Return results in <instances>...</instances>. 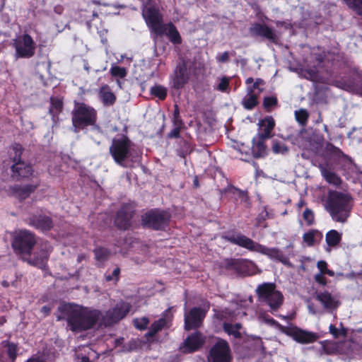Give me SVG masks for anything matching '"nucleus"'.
Returning <instances> with one entry per match:
<instances>
[{
    "instance_id": "obj_1",
    "label": "nucleus",
    "mask_w": 362,
    "mask_h": 362,
    "mask_svg": "<svg viewBox=\"0 0 362 362\" xmlns=\"http://www.w3.org/2000/svg\"><path fill=\"white\" fill-rule=\"evenodd\" d=\"M59 310L62 315L58 316L57 320L66 319L74 332L89 329L97 322L100 324L101 312L98 310L74 304L63 305L59 307Z\"/></svg>"
},
{
    "instance_id": "obj_2",
    "label": "nucleus",
    "mask_w": 362,
    "mask_h": 362,
    "mask_svg": "<svg viewBox=\"0 0 362 362\" xmlns=\"http://www.w3.org/2000/svg\"><path fill=\"white\" fill-rule=\"evenodd\" d=\"M142 16L147 25L152 31L157 35H166L170 42L174 44H180L181 37L173 23L163 24L162 16L155 8L146 5L142 10Z\"/></svg>"
},
{
    "instance_id": "obj_3",
    "label": "nucleus",
    "mask_w": 362,
    "mask_h": 362,
    "mask_svg": "<svg viewBox=\"0 0 362 362\" xmlns=\"http://www.w3.org/2000/svg\"><path fill=\"white\" fill-rule=\"evenodd\" d=\"M352 207V199L349 194L338 191L329 192L325 208L334 221L345 223Z\"/></svg>"
},
{
    "instance_id": "obj_4",
    "label": "nucleus",
    "mask_w": 362,
    "mask_h": 362,
    "mask_svg": "<svg viewBox=\"0 0 362 362\" xmlns=\"http://www.w3.org/2000/svg\"><path fill=\"white\" fill-rule=\"evenodd\" d=\"M226 239L231 243L255 251L268 256L270 259L281 262L284 265L291 267L292 264L289 259L278 248L267 247L254 242L252 239L241 234L227 236Z\"/></svg>"
},
{
    "instance_id": "obj_5",
    "label": "nucleus",
    "mask_w": 362,
    "mask_h": 362,
    "mask_svg": "<svg viewBox=\"0 0 362 362\" xmlns=\"http://www.w3.org/2000/svg\"><path fill=\"white\" fill-rule=\"evenodd\" d=\"M256 292L261 301L267 303L272 312L277 310L284 302V296L280 291L276 290L274 284L264 283L259 285Z\"/></svg>"
},
{
    "instance_id": "obj_6",
    "label": "nucleus",
    "mask_w": 362,
    "mask_h": 362,
    "mask_svg": "<svg viewBox=\"0 0 362 362\" xmlns=\"http://www.w3.org/2000/svg\"><path fill=\"white\" fill-rule=\"evenodd\" d=\"M23 148L20 144H16L12 147L11 157L13 164L11 166L12 177L14 179L28 177L32 175V166L25 162L23 158Z\"/></svg>"
},
{
    "instance_id": "obj_7",
    "label": "nucleus",
    "mask_w": 362,
    "mask_h": 362,
    "mask_svg": "<svg viewBox=\"0 0 362 362\" xmlns=\"http://www.w3.org/2000/svg\"><path fill=\"white\" fill-rule=\"evenodd\" d=\"M35 244V236L29 230H20L13 234L12 247L16 254L30 255Z\"/></svg>"
},
{
    "instance_id": "obj_8",
    "label": "nucleus",
    "mask_w": 362,
    "mask_h": 362,
    "mask_svg": "<svg viewBox=\"0 0 362 362\" xmlns=\"http://www.w3.org/2000/svg\"><path fill=\"white\" fill-rule=\"evenodd\" d=\"M12 46L15 48V57L30 58L35 52L36 45L33 38L28 34L17 36L13 40Z\"/></svg>"
},
{
    "instance_id": "obj_9",
    "label": "nucleus",
    "mask_w": 362,
    "mask_h": 362,
    "mask_svg": "<svg viewBox=\"0 0 362 362\" xmlns=\"http://www.w3.org/2000/svg\"><path fill=\"white\" fill-rule=\"evenodd\" d=\"M129 310V303L123 301L118 302L114 308L106 311L105 315L101 313L100 326L107 327L118 322L127 315Z\"/></svg>"
},
{
    "instance_id": "obj_10",
    "label": "nucleus",
    "mask_w": 362,
    "mask_h": 362,
    "mask_svg": "<svg viewBox=\"0 0 362 362\" xmlns=\"http://www.w3.org/2000/svg\"><path fill=\"white\" fill-rule=\"evenodd\" d=\"M95 110L85 104H79L73 112L72 122L75 128L93 124L95 122Z\"/></svg>"
},
{
    "instance_id": "obj_11",
    "label": "nucleus",
    "mask_w": 362,
    "mask_h": 362,
    "mask_svg": "<svg viewBox=\"0 0 362 362\" xmlns=\"http://www.w3.org/2000/svg\"><path fill=\"white\" fill-rule=\"evenodd\" d=\"M131 141L124 136L112 140V145L110 147V152L116 163L123 165V162L129 155Z\"/></svg>"
},
{
    "instance_id": "obj_12",
    "label": "nucleus",
    "mask_w": 362,
    "mask_h": 362,
    "mask_svg": "<svg viewBox=\"0 0 362 362\" xmlns=\"http://www.w3.org/2000/svg\"><path fill=\"white\" fill-rule=\"evenodd\" d=\"M170 221V215L158 210L150 211L142 216V223L146 227L155 230L165 229Z\"/></svg>"
},
{
    "instance_id": "obj_13",
    "label": "nucleus",
    "mask_w": 362,
    "mask_h": 362,
    "mask_svg": "<svg viewBox=\"0 0 362 362\" xmlns=\"http://www.w3.org/2000/svg\"><path fill=\"white\" fill-rule=\"evenodd\" d=\"M190 62L182 60L180 62L171 77L172 86L175 89H180L187 83L190 76Z\"/></svg>"
},
{
    "instance_id": "obj_14",
    "label": "nucleus",
    "mask_w": 362,
    "mask_h": 362,
    "mask_svg": "<svg viewBox=\"0 0 362 362\" xmlns=\"http://www.w3.org/2000/svg\"><path fill=\"white\" fill-rule=\"evenodd\" d=\"M334 84L346 91L362 93V72L356 71L349 79L336 80Z\"/></svg>"
},
{
    "instance_id": "obj_15",
    "label": "nucleus",
    "mask_w": 362,
    "mask_h": 362,
    "mask_svg": "<svg viewBox=\"0 0 362 362\" xmlns=\"http://www.w3.org/2000/svg\"><path fill=\"white\" fill-rule=\"evenodd\" d=\"M230 348L224 340L218 341L210 351L209 362H230Z\"/></svg>"
},
{
    "instance_id": "obj_16",
    "label": "nucleus",
    "mask_w": 362,
    "mask_h": 362,
    "mask_svg": "<svg viewBox=\"0 0 362 362\" xmlns=\"http://www.w3.org/2000/svg\"><path fill=\"white\" fill-rule=\"evenodd\" d=\"M206 315V310L201 308H193L185 314V329L190 330L201 326Z\"/></svg>"
},
{
    "instance_id": "obj_17",
    "label": "nucleus",
    "mask_w": 362,
    "mask_h": 362,
    "mask_svg": "<svg viewBox=\"0 0 362 362\" xmlns=\"http://www.w3.org/2000/svg\"><path fill=\"white\" fill-rule=\"evenodd\" d=\"M133 213V209L130 205H123L117 213L115 221V225L120 229H127L130 226Z\"/></svg>"
},
{
    "instance_id": "obj_18",
    "label": "nucleus",
    "mask_w": 362,
    "mask_h": 362,
    "mask_svg": "<svg viewBox=\"0 0 362 362\" xmlns=\"http://www.w3.org/2000/svg\"><path fill=\"white\" fill-rule=\"evenodd\" d=\"M52 250V246L47 243H45L35 257L33 259L28 258L26 261L30 265L44 269L46 267L47 261Z\"/></svg>"
},
{
    "instance_id": "obj_19",
    "label": "nucleus",
    "mask_w": 362,
    "mask_h": 362,
    "mask_svg": "<svg viewBox=\"0 0 362 362\" xmlns=\"http://www.w3.org/2000/svg\"><path fill=\"white\" fill-rule=\"evenodd\" d=\"M204 343V338L200 332H194L189 335L183 342L180 349L183 353H192L196 351Z\"/></svg>"
},
{
    "instance_id": "obj_20",
    "label": "nucleus",
    "mask_w": 362,
    "mask_h": 362,
    "mask_svg": "<svg viewBox=\"0 0 362 362\" xmlns=\"http://www.w3.org/2000/svg\"><path fill=\"white\" fill-rule=\"evenodd\" d=\"M291 335L295 341L300 344L313 343L318 339V335L316 333L298 328L293 329Z\"/></svg>"
},
{
    "instance_id": "obj_21",
    "label": "nucleus",
    "mask_w": 362,
    "mask_h": 362,
    "mask_svg": "<svg viewBox=\"0 0 362 362\" xmlns=\"http://www.w3.org/2000/svg\"><path fill=\"white\" fill-rule=\"evenodd\" d=\"M316 299L322 303L325 309L329 312L337 309L340 304L335 297L327 291L317 293Z\"/></svg>"
},
{
    "instance_id": "obj_22",
    "label": "nucleus",
    "mask_w": 362,
    "mask_h": 362,
    "mask_svg": "<svg viewBox=\"0 0 362 362\" xmlns=\"http://www.w3.org/2000/svg\"><path fill=\"white\" fill-rule=\"evenodd\" d=\"M251 35L264 37L269 40L275 41L276 35L272 29L264 24L255 23L250 28Z\"/></svg>"
},
{
    "instance_id": "obj_23",
    "label": "nucleus",
    "mask_w": 362,
    "mask_h": 362,
    "mask_svg": "<svg viewBox=\"0 0 362 362\" xmlns=\"http://www.w3.org/2000/svg\"><path fill=\"white\" fill-rule=\"evenodd\" d=\"M29 224L37 229L47 230L52 228V221L47 216H33L29 218Z\"/></svg>"
},
{
    "instance_id": "obj_24",
    "label": "nucleus",
    "mask_w": 362,
    "mask_h": 362,
    "mask_svg": "<svg viewBox=\"0 0 362 362\" xmlns=\"http://www.w3.org/2000/svg\"><path fill=\"white\" fill-rule=\"evenodd\" d=\"M261 132H259V139L265 140L272 136L271 132L274 127L275 122L272 117H267L259 122Z\"/></svg>"
},
{
    "instance_id": "obj_25",
    "label": "nucleus",
    "mask_w": 362,
    "mask_h": 362,
    "mask_svg": "<svg viewBox=\"0 0 362 362\" xmlns=\"http://www.w3.org/2000/svg\"><path fill=\"white\" fill-rule=\"evenodd\" d=\"M37 186L33 185H27L25 186L15 185L11 188L12 194L19 199L23 200L28 197L33 192Z\"/></svg>"
},
{
    "instance_id": "obj_26",
    "label": "nucleus",
    "mask_w": 362,
    "mask_h": 362,
    "mask_svg": "<svg viewBox=\"0 0 362 362\" xmlns=\"http://www.w3.org/2000/svg\"><path fill=\"white\" fill-rule=\"evenodd\" d=\"M98 96L105 106L113 105L116 101L115 95L107 85H104L99 89Z\"/></svg>"
},
{
    "instance_id": "obj_27",
    "label": "nucleus",
    "mask_w": 362,
    "mask_h": 362,
    "mask_svg": "<svg viewBox=\"0 0 362 362\" xmlns=\"http://www.w3.org/2000/svg\"><path fill=\"white\" fill-rule=\"evenodd\" d=\"M322 175L330 184L334 185H339L341 184L340 177L333 171L327 168V165H320L319 166Z\"/></svg>"
},
{
    "instance_id": "obj_28",
    "label": "nucleus",
    "mask_w": 362,
    "mask_h": 362,
    "mask_svg": "<svg viewBox=\"0 0 362 362\" xmlns=\"http://www.w3.org/2000/svg\"><path fill=\"white\" fill-rule=\"evenodd\" d=\"M247 95L243 100V106L247 110H252L257 105V96L260 93V90L257 93H253L252 88H247Z\"/></svg>"
},
{
    "instance_id": "obj_29",
    "label": "nucleus",
    "mask_w": 362,
    "mask_h": 362,
    "mask_svg": "<svg viewBox=\"0 0 362 362\" xmlns=\"http://www.w3.org/2000/svg\"><path fill=\"white\" fill-rule=\"evenodd\" d=\"M341 239V233L336 230H331L326 234V242L329 247L337 245Z\"/></svg>"
},
{
    "instance_id": "obj_30",
    "label": "nucleus",
    "mask_w": 362,
    "mask_h": 362,
    "mask_svg": "<svg viewBox=\"0 0 362 362\" xmlns=\"http://www.w3.org/2000/svg\"><path fill=\"white\" fill-rule=\"evenodd\" d=\"M63 103L59 98H51V106L49 109V112L52 115L53 118L58 115L62 110Z\"/></svg>"
},
{
    "instance_id": "obj_31",
    "label": "nucleus",
    "mask_w": 362,
    "mask_h": 362,
    "mask_svg": "<svg viewBox=\"0 0 362 362\" xmlns=\"http://www.w3.org/2000/svg\"><path fill=\"white\" fill-rule=\"evenodd\" d=\"M252 153L255 158H259L265 155L266 146L264 140L259 139L257 142L253 144Z\"/></svg>"
},
{
    "instance_id": "obj_32",
    "label": "nucleus",
    "mask_w": 362,
    "mask_h": 362,
    "mask_svg": "<svg viewBox=\"0 0 362 362\" xmlns=\"http://www.w3.org/2000/svg\"><path fill=\"white\" fill-rule=\"evenodd\" d=\"M165 325V320L160 318L155 321L151 326L147 335L149 337L154 336L158 332H159Z\"/></svg>"
},
{
    "instance_id": "obj_33",
    "label": "nucleus",
    "mask_w": 362,
    "mask_h": 362,
    "mask_svg": "<svg viewBox=\"0 0 362 362\" xmlns=\"http://www.w3.org/2000/svg\"><path fill=\"white\" fill-rule=\"evenodd\" d=\"M295 117L297 122L302 126H304L307 123L309 117V113L305 109H300L295 112Z\"/></svg>"
},
{
    "instance_id": "obj_34",
    "label": "nucleus",
    "mask_w": 362,
    "mask_h": 362,
    "mask_svg": "<svg viewBox=\"0 0 362 362\" xmlns=\"http://www.w3.org/2000/svg\"><path fill=\"white\" fill-rule=\"evenodd\" d=\"M151 93L160 100H164L167 95V90L163 86L157 85L151 87Z\"/></svg>"
},
{
    "instance_id": "obj_35",
    "label": "nucleus",
    "mask_w": 362,
    "mask_h": 362,
    "mask_svg": "<svg viewBox=\"0 0 362 362\" xmlns=\"http://www.w3.org/2000/svg\"><path fill=\"white\" fill-rule=\"evenodd\" d=\"M347 6L362 17V0H344Z\"/></svg>"
},
{
    "instance_id": "obj_36",
    "label": "nucleus",
    "mask_w": 362,
    "mask_h": 362,
    "mask_svg": "<svg viewBox=\"0 0 362 362\" xmlns=\"http://www.w3.org/2000/svg\"><path fill=\"white\" fill-rule=\"evenodd\" d=\"M110 72L113 77H118L120 78H124L127 74L126 68L115 65H113L111 67Z\"/></svg>"
},
{
    "instance_id": "obj_37",
    "label": "nucleus",
    "mask_w": 362,
    "mask_h": 362,
    "mask_svg": "<svg viewBox=\"0 0 362 362\" xmlns=\"http://www.w3.org/2000/svg\"><path fill=\"white\" fill-rule=\"evenodd\" d=\"M95 259L99 262H104L108 259L109 251L104 247H97L94 250Z\"/></svg>"
},
{
    "instance_id": "obj_38",
    "label": "nucleus",
    "mask_w": 362,
    "mask_h": 362,
    "mask_svg": "<svg viewBox=\"0 0 362 362\" xmlns=\"http://www.w3.org/2000/svg\"><path fill=\"white\" fill-rule=\"evenodd\" d=\"M272 150L275 153L286 154L288 151V147L281 142L274 141Z\"/></svg>"
},
{
    "instance_id": "obj_39",
    "label": "nucleus",
    "mask_w": 362,
    "mask_h": 362,
    "mask_svg": "<svg viewBox=\"0 0 362 362\" xmlns=\"http://www.w3.org/2000/svg\"><path fill=\"white\" fill-rule=\"evenodd\" d=\"M223 329L229 335H233L235 338H241V333L233 327V324L224 323Z\"/></svg>"
},
{
    "instance_id": "obj_40",
    "label": "nucleus",
    "mask_w": 362,
    "mask_h": 362,
    "mask_svg": "<svg viewBox=\"0 0 362 362\" xmlns=\"http://www.w3.org/2000/svg\"><path fill=\"white\" fill-rule=\"evenodd\" d=\"M326 148L327 152H329L332 156L336 158H339L341 157L345 156L344 153L339 148L334 146L331 144H327Z\"/></svg>"
},
{
    "instance_id": "obj_41",
    "label": "nucleus",
    "mask_w": 362,
    "mask_h": 362,
    "mask_svg": "<svg viewBox=\"0 0 362 362\" xmlns=\"http://www.w3.org/2000/svg\"><path fill=\"white\" fill-rule=\"evenodd\" d=\"M7 354L12 362H14L17 356V346L15 344H7Z\"/></svg>"
},
{
    "instance_id": "obj_42",
    "label": "nucleus",
    "mask_w": 362,
    "mask_h": 362,
    "mask_svg": "<svg viewBox=\"0 0 362 362\" xmlns=\"http://www.w3.org/2000/svg\"><path fill=\"white\" fill-rule=\"evenodd\" d=\"M149 323V320L146 317H142L141 319H135L134 320V326L139 329H144L146 328Z\"/></svg>"
},
{
    "instance_id": "obj_43",
    "label": "nucleus",
    "mask_w": 362,
    "mask_h": 362,
    "mask_svg": "<svg viewBox=\"0 0 362 362\" xmlns=\"http://www.w3.org/2000/svg\"><path fill=\"white\" fill-rule=\"evenodd\" d=\"M329 332L334 336V338H338L340 335L344 337L346 334V330L345 329H338L334 325H330L329 327Z\"/></svg>"
},
{
    "instance_id": "obj_44",
    "label": "nucleus",
    "mask_w": 362,
    "mask_h": 362,
    "mask_svg": "<svg viewBox=\"0 0 362 362\" xmlns=\"http://www.w3.org/2000/svg\"><path fill=\"white\" fill-rule=\"evenodd\" d=\"M303 217L308 225H311L314 221V214L310 209H305L303 213Z\"/></svg>"
},
{
    "instance_id": "obj_45",
    "label": "nucleus",
    "mask_w": 362,
    "mask_h": 362,
    "mask_svg": "<svg viewBox=\"0 0 362 362\" xmlns=\"http://www.w3.org/2000/svg\"><path fill=\"white\" fill-rule=\"evenodd\" d=\"M183 125L182 122H180V121H177L176 125H174V128L171 130V132L169 133L170 137H175L177 138L180 136V131Z\"/></svg>"
},
{
    "instance_id": "obj_46",
    "label": "nucleus",
    "mask_w": 362,
    "mask_h": 362,
    "mask_svg": "<svg viewBox=\"0 0 362 362\" xmlns=\"http://www.w3.org/2000/svg\"><path fill=\"white\" fill-rule=\"evenodd\" d=\"M317 233L315 231H310L305 233L303 235V240L308 245H313L315 241V235Z\"/></svg>"
},
{
    "instance_id": "obj_47",
    "label": "nucleus",
    "mask_w": 362,
    "mask_h": 362,
    "mask_svg": "<svg viewBox=\"0 0 362 362\" xmlns=\"http://www.w3.org/2000/svg\"><path fill=\"white\" fill-rule=\"evenodd\" d=\"M305 77L311 81H316L318 78L317 70L316 68L308 69L305 70Z\"/></svg>"
},
{
    "instance_id": "obj_48",
    "label": "nucleus",
    "mask_w": 362,
    "mask_h": 362,
    "mask_svg": "<svg viewBox=\"0 0 362 362\" xmlns=\"http://www.w3.org/2000/svg\"><path fill=\"white\" fill-rule=\"evenodd\" d=\"M225 266L227 269H238L240 266V261L238 259H230L225 260Z\"/></svg>"
},
{
    "instance_id": "obj_49",
    "label": "nucleus",
    "mask_w": 362,
    "mask_h": 362,
    "mask_svg": "<svg viewBox=\"0 0 362 362\" xmlns=\"http://www.w3.org/2000/svg\"><path fill=\"white\" fill-rule=\"evenodd\" d=\"M277 100L274 97H267L264 100V106L266 108H269L276 104Z\"/></svg>"
},
{
    "instance_id": "obj_50",
    "label": "nucleus",
    "mask_w": 362,
    "mask_h": 362,
    "mask_svg": "<svg viewBox=\"0 0 362 362\" xmlns=\"http://www.w3.org/2000/svg\"><path fill=\"white\" fill-rule=\"evenodd\" d=\"M229 86V81L227 78L223 77L218 85V90L221 91H226Z\"/></svg>"
},
{
    "instance_id": "obj_51",
    "label": "nucleus",
    "mask_w": 362,
    "mask_h": 362,
    "mask_svg": "<svg viewBox=\"0 0 362 362\" xmlns=\"http://www.w3.org/2000/svg\"><path fill=\"white\" fill-rule=\"evenodd\" d=\"M119 272H120V270H119V269L118 267L115 268L113 270L112 274L111 275H107L105 276L106 281H112L114 279L117 281L118 279Z\"/></svg>"
},
{
    "instance_id": "obj_52",
    "label": "nucleus",
    "mask_w": 362,
    "mask_h": 362,
    "mask_svg": "<svg viewBox=\"0 0 362 362\" xmlns=\"http://www.w3.org/2000/svg\"><path fill=\"white\" fill-rule=\"evenodd\" d=\"M217 62L220 63H225L228 62L229 60V53L228 52H224L221 54L216 56Z\"/></svg>"
},
{
    "instance_id": "obj_53",
    "label": "nucleus",
    "mask_w": 362,
    "mask_h": 362,
    "mask_svg": "<svg viewBox=\"0 0 362 362\" xmlns=\"http://www.w3.org/2000/svg\"><path fill=\"white\" fill-rule=\"evenodd\" d=\"M324 274H322V273H319V274H317L315 276V280L322 284V285H325L326 283H327V281H326V279L325 277L324 276Z\"/></svg>"
},
{
    "instance_id": "obj_54",
    "label": "nucleus",
    "mask_w": 362,
    "mask_h": 362,
    "mask_svg": "<svg viewBox=\"0 0 362 362\" xmlns=\"http://www.w3.org/2000/svg\"><path fill=\"white\" fill-rule=\"evenodd\" d=\"M317 268L320 269L322 274H325V271L327 269V263L325 261L320 260L317 262Z\"/></svg>"
},
{
    "instance_id": "obj_55",
    "label": "nucleus",
    "mask_w": 362,
    "mask_h": 362,
    "mask_svg": "<svg viewBox=\"0 0 362 362\" xmlns=\"http://www.w3.org/2000/svg\"><path fill=\"white\" fill-rule=\"evenodd\" d=\"M180 121V122H182L179 113V110L177 108V106H175V110L174 112V119H173V124L174 125H176L177 121Z\"/></svg>"
},
{
    "instance_id": "obj_56",
    "label": "nucleus",
    "mask_w": 362,
    "mask_h": 362,
    "mask_svg": "<svg viewBox=\"0 0 362 362\" xmlns=\"http://www.w3.org/2000/svg\"><path fill=\"white\" fill-rule=\"evenodd\" d=\"M25 362H47L46 359L40 356H33Z\"/></svg>"
},
{
    "instance_id": "obj_57",
    "label": "nucleus",
    "mask_w": 362,
    "mask_h": 362,
    "mask_svg": "<svg viewBox=\"0 0 362 362\" xmlns=\"http://www.w3.org/2000/svg\"><path fill=\"white\" fill-rule=\"evenodd\" d=\"M94 134H95V136L93 139L95 143H97L98 144H100L99 138L101 136V133H100V132L98 129H95L94 130Z\"/></svg>"
},
{
    "instance_id": "obj_58",
    "label": "nucleus",
    "mask_w": 362,
    "mask_h": 362,
    "mask_svg": "<svg viewBox=\"0 0 362 362\" xmlns=\"http://www.w3.org/2000/svg\"><path fill=\"white\" fill-rule=\"evenodd\" d=\"M250 88L253 90V93H257L259 91V90H260V92L262 91V89L258 86H257L255 83V82H253L252 85L248 86L247 88Z\"/></svg>"
},
{
    "instance_id": "obj_59",
    "label": "nucleus",
    "mask_w": 362,
    "mask_h": 362,
    "mask_svg": "<svg viewBox=\"0 0 362 362\" xmlns=\"http://www.w3.org/2000/svg\"><path fill=\"white\" fill-rule=\"evenodd\" d=\"M184 144H185V147L187 148L186 151L179 153V155L181 157H182V158H185V156L187 154V153L189 151V144L187 143H186V142H184Z\"/></svg>"
},
{
    "instance_id": "obj_60",
    "label": "nucleus",
    "mask_w": 362,
    "mask_h": 362,
    "mask_svg": "<svg viewBox=\"0 0 362 362\" xmlns=\"http://www.w3.org/2000/svg\"><path fill=\"white\" fill-rule=\"evenodd\" d=\"M41 311L45 315H47L49 314L50 311H51V308L47 306V305H45L43 306L42 308H41Z\"/></svg>"
},
{
    "instance_id": "obj_61",
    "label": "nucleus",
    "mask_w": 362,
    "mask_h": 362,
    "mask_svg": "<svg viewBox=\"0 0 362 362\" xmlns=\"http://www.w3.org/2000/svg\"><path fill=\"white\" fill-rule=\"evenodd\" d=\"M264 220V216H259L257 218V226H260L261 225V222L262 221Z\"/></svg>"
},
{
    "instance_id": "obj_62",
    "label": "nucleus",
    "mask_w": 362,
    "mask_h": 362,
    "mask_svg": "<svg viewBox=\"0 0 362 362\" xmlns=\"http://www.w3.org/2000/svg\"><path fill=\"white\" fill-rule=\"evenodd\" d=\"M83 68L84 69L88 72L89 73L90 71V66L88 65V63L87 62V61L86 60H83Z\"/></svg>"
},
{
    "instance_id": "obj_63",
    "label": "nucleus",
    "mask_w": 362,
    "mask_h": 362,
    "mask_svg": "<svg viewBox=\"0 0 362 362\" xmlns=\"http://www.w3.org/2000/svg\"><path fill=\"white\" fill-rule=\"evenodd\" d=\"M325 274H327L329 276H333L334 275V272L332 270L328 269L327 268V269L325 271Z\"/></svg>"
},
{
    "instance_id": "obj_64",
    "label": "nucleus",
    "mask_w": 362,
    "mask_h": 362,
    "mask_svg": "<svg viewBox=\"0 0 362 362\" xmlns=\"http://www.w3.org/2000/svg\"><path fill=\"white\" fill-rule=\"evenodd\" d=\"M80 362H91L88 356H82Z\"/></svg>"
}]
</instances>
